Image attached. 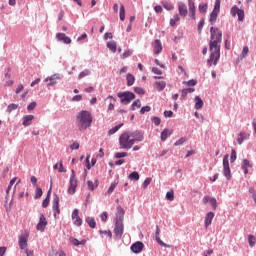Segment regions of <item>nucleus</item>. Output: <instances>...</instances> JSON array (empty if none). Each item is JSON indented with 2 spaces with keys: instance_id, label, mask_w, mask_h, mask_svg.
I'll use <instances>...</instances> for the list:
<instances>
[{
  "instance_id": "obj_1",
  "label": "nucleus",
  "mask_w": 256,
  "mask_h": 256,
  "mask_svg": "<svg viewBox=\"0 0 256 256\" xmlns=\"http://www.w3.org/2000/svg\"><path fill=\"white\" fill-rule=\"evenodd\" d=\"M223 42V32L219 28H210V41H209V51L210 56L207 60L208 67L212 65L216 66L221 59V43Z\"/></svg>"
},
{
  "instance_id": "obj_2",
  "label": "nucleus",
  "mask_w": 256,
  "mask_h": 256,
  "mask_svg": "<svg viewBox=\"0 0 256 256\" xmlns=\"http://www.w3.org/2000/svg\"><path fill=\"white\" fill-rule=\"evenodd\" d=\"M93 123V115H91L90 111L87 110H81L76 115V124L79 129V131H85L91 127V124Z\"/></svg>"
},
{
  "instance_id": "obj_3",
  "label": "nucleus",
  "mask_w": 256,
  "mask_h": 256,
  "mask_svg": "<svg viewBox=\"0 0 256 256\" xmlns=\"http://www.w3.org/2000/svg\"><path fill=\"white\" fill-rule=\"evenodd\" d=\"M134 145V140H131V135L130 132H124L120 137H119V146L120 149H126L129 151L131 147Z\"/></svg>"
},
{
  "instance_id": "obj_4",
  "label": "nucleus",
  "mask_w": 256,
  "mask_h": 256,
  "mask_svg": "<svg viewBox=\"0 0 256 256\" xmlns=\"http://www.w3.org/2000/svg\"><path fill=\"white\" fill-rule=\"evenodd\" d=\"M117 97L120 98V103L122 105H129L135 99V93L131 91H124L117 93Z\"/></svg>"
},
{
  "instance_id": "obj_5",
  "label": "nucleus",
  "mask_w": 256,
  "mask_h": 256,
  "mask_svg": "<svg viewBox=\"0 0 256 256\" xmlns=\"http://www.w3.org/2000/svg\"><path fill=\"white\" fill-rule=\"evenodd\" d=\"M123 233H125V225H123V222H115L114 224L115 241H121V238L123 237Z\"/></svg>"
},
{
  "instance_id": "obj_6",
  "label": "nucleus",
  "mask_w": 256,
  "mask_h": 256,
  "mask_svg": "<svg viewBox=\"0 0 256 256\" xmlns=\"http://www.w3.org/2000/svg\"><path fill=\"white\" fill-rule=\"evenodd\" d=\"M223 175L227 181H231V168L229 167V154L223 157Z\"/></svg>"
},
{
  "instance_id": "obj_7",
  "label": "nucleus",
  "mask_w": 256,
  "mask_h": 256,
  "mask_svg": "<svg viewBox=\"0 0 256 256\" xmlns=\"http://www.w3.org/2000/svg\"><path fill=\"white\" fill-rule=\"evenodd\" d=\"M71 176L69 180V188L68 193L69 195H75V191L77 189V176L75 175V170H71Z\"/></svg>"
},
{
  "instance_id": "obj_8",
  "label": "nucleus",
  "mask_w": 256,
  "mask_h": 256,
  "mask_svg": "<svg viewBox=\"0 0 256 256\" xmlns=\"http://www.w3.org/2000/svg\"><path fill=\"white\" fill-rule=\"evenodd\" d=\"M59 81H61V74L59 73L53 74L44 79V83H47V87H53L57 85Z\"/></svg>"
},
{
  "instance_id": "obj_9",
  "label": "nucleus",
  "mask_w": 256,
  "mask_h": 256,
  "mask_svg": "<svg viewBox=\"0 0 256 256\" xmlns=\"http://www.w3.org/2000/svg\"><path fill=\"white\" fill-rule=\"evenodd\" d=\"M230 13L232 17H236L238 15V21H243L245 19V10L239 9L237 5L232 6Z\"/></svg>"
},
{
  "instance_id": "obj_10",
  "label": "nucleus",
  "mask_w": 256,
  "mask_h": 256,
  "mask_svg": "<svg viewBox=\"0 0 256 256\" xmlns=\"http://www.w3.org/2000/svg\"><path fill=\"white\" fill-rule=\"evenodd\" d=\"M59 196L57 194L53 197L52 211L54 215V219H57V215L61 213V209L59 208Z\"/></svg>"
},
{
  "instance_id": "obj_11",
  "label": "nucleus",
  "mask_w": 256,
  "mask_h": 256,
  "mask_svg": "<svg viewBox=\"0 0 256 256\" xmlns=\"http://www.w3.org/2000/svg\"><path fill=\"white\" fill-rule=\"evenodd\" d=\"M130 137H131V141H134V144L137 142L139 143V142L143 141V139H145L143 132H141L139 130L130 132Z\"/></svg>"
},
{
  "instance_id": "obj_12",
  "label": "nucleus",
  "mask_w": 256,
  "mask_h": 256,
  "mask_svg": "<svg viewBox=\"0 0 256 256\" xmlns=\"http://www.w3.org/2000/svg\"><path fill=\"white\" fill-rule=\"evenodd\" d=\"M45 227H47V218H45V215L40 214L36 229L37 231H41L43 233V231H45Z\"/></svg>"
},
{
  "instance_id": "obj_13",
  "label": "nucleus",
  "mask_w": 256,
  "mask_h": 256,
  "mask_svg": "<svg viewBox=\"0 0 256 256\" xmlns=\"http://www.w3.org/2000/svg\"><path fill=\"white\" fill-rule=\"evenodd\" d=\"M143 247H145V244H143V242L141 241H137L131 245L130 249L132 253H135V255H139V253L143 251Z\"/></svg>"
},
{
  "instance_id": "obj_14",
  "label": "nucleus",
  "mask_w": 256,
  "mask_h": 256,
  "mask_svg": "<svg viewBox=\"0 0 256 256\" xmlns=\"http://www.w3.org/2000/svg\"><path fill=\"white\" fill-rule=\"evenodd\" d=\"M188 10L190 19H193L195 21V19H197V16L195 2L193 0H188Z\"/></svg>"
},
{
  "instance_id": "obj_15",
  "label": "nucleus",
  "mask_w": 256,
  "mask_h": 256,
  "mask_svg": "<svg viewBox=\"0 0 256 256\" xmlns=\"http://www.w3.org/2000/svg\"><path fill=\"white\" fill-rule=\"evenodd\" d=\"M152 47H153L154 55H159V53H161V51H163V44H161V40H159V39H156L152 43Z\"/></svg>"
},
{
  "instance_id": "obj_16",
  "label": "nucleus",
  "mask_w": 256,
  "mask_h": 256,
  "mask_svg": "<svg viewBox=\"0 0 256 256\" xmlns=\"http://www.w3.org/2000/svg\"><path fill=\"white\" fill-rule=\"evenodd\" d=\"M159 235H161V229L159 228V226H156L155 239H156V242L158 243V245H160V247H165V248L171 247L168 244H166L165 242H163L161 240V237H159Z\"/></svg>"
},
{
  "instance_id": "obj_17",
  "label": "nucleus",
  "mask_w": 256,
  "mask_h": 256,
  "mask_svg": "<svg viewBox=\"0 0 256 256\" xmlns=\"http://www.w3.org/2000/svg\"><path fill=\"white\" fill-rule=\"evenodd\" d=\"M124 217H125V209H123V207H121V206H118L115 222L123 223Z\"/></svg>"
},
{
  "instance_id": "obj_18",
  "label": "nucleus",
  "mask_w": 256,
  "mask_h": 256,
  "mask_svg": "<svg viewBox=\"0 0 256 256\" xmlns=\"http://www.w3.org/2000/svg\"><path fill=\"white\" fill-rule=\"evenodd\" d=\"M57 41H63L65 45H71V38L67 36L65 33H57L56 34Z\"/></svg>"
},
{
  "instance_id": "obj_19",
  "label": "nucleus",
  "mask_w": 256,
  "mask_h": 256,
  "mask_svg": "<svg viewBox=\"0 0 256 256\" xmlns=\"http://www.w3.org/2000/svg\"><path fill=\"white\" fill-rule=\"evenodd\" d=\"M178 12L180 17H187V13H189V10H187V5L183 2H178Z\"/></svg>"
},
{
  "instance_id": "obj_20",
  "label": "nucleus",
  "mask_w": 256,
  "mask_h": 256,
  "mask_svg": "<svg viewBox=\"0 0 256 256\" xmlns=\"http://www.w3.org/2000/svg\"><path fill=\"white\" fill-rule=\"evenodd\" d=\"M215 218V213L214 212H208L205 216V220H204V225L205 228L207 229V227H209V225H211V223H213V219Z\"/></svg>"
},
{
  "instance_id": "obj_21",
  "label": "nucleus",
  "mask_w": 256,
  "mask_h": 256,
  "mask_svg": "<svg viewBox=\"0 0 256 256\" xmlns=\"http://www.w3.org/2000/svg\"><path fill=\"white\" fill-rule=\"evenodd\" d=\"M27 239H29V236L20 235L18 238V243L20 249H27Z\"/></svg>"
},
{
  "instance_id": "obj_22",
  "label": "nucleus",
  "mask_w": 256,
  "mask_h": 256,
  "mask_svg": "<svg viewBox=\"0 0 256 256\" xmlns=\"http://www.w3.org/2000/svg\"><path fill=\"white\" fill-rule=\"evenodd\" d=\"M33 119H35V116L33 115H24L22 118V125L24 127H29V125H31V123L33 122Z\"/></svg>"
},
{
  "instance_id": "obj_23",
  "label": "nucleus",
  "mask_w": 256,
  "mask_h": 256,
  "mask_svg": "<svg viewBox=\"0 0 256 256\" xmlns=\"http://www.w3.org/2000/svg\"><path fill=\"white\" fill-rule=\"evenodd\" d=\"M253 167V165L251 164V162H249V160L244 159L243 163H242V169L244 171V175H247L249 173V169H251Z\"/></svg>"
},
{
  "instance_id": "obj_24",
  "label": "nucleus",
  "mask_w": 256,
  "mask_h": 256,
  "mask_svg": "<svg viewBox=\"0 0 256 256\" xmlns=\"http://www.w3.org/2000/svg\"><path fill=\"white\" fill-rule=\"evenodd\" d=\"M171 135H173V131H169V129L166 128L161 132L160 139L161 141H167Z\"/></svg>"
},
{
  "instance_id": "obj_25",
  "label": "nucleus",
  "mask_w": 256,
  "mask_h": 256,
  "mask_svg": "<svg viewBox=\"0 0 256 256\" xmlns=\"http://www.w3.org/2000/svg\"><path fill=\"white\" fill-rule=\"evenodd\" d=\"M245 139H249V134L245 132H240L237 137L238 145H243V141H245Z\"/></svg>"
},
{
  "instance_id": "obj_26",
  "label": "nucleus",
  "mask_w": 256,
  "mask_h": 256,
  "mask_svg": "<svg viewBox=\"0 0 256 256\" xmlns=\"http://www.w3.org/2000/svg\"><path fill=\"white\" fill-rule=\"evenodd\" d=\"M85 221L91 229H95V227H97V222L95 221V218L88 216L86 217Z\"/></svg>"
},
{
  "instance_id": "obj_27",
  "label": "nucleus",
  "mask_w": 256,
  "mask_h": 256,
  "mask_svg": "<svg viewBox=\"0 0 256 256\" xmlns=\"http://www.w3.org/2000/svg\"><path fill=\"white\" fill-rule=\"evenodd\" d=\"M218 16H219V12H217L216 10H213L211 12L210 18H209L210 25H215Z\"/></svg>"
},
{
  "instance_id": "obj_28",
  "label": "nucleus",
  "mask_w": 256,
  "mask_h": 256,
  "mask_svg": "<svg viewBox=\"0 0 256 256\" xmlns=\"http://www.w3.org/2000/svg\"><path fill=\"white\" fill-rule=\"evenodd\" d=\"M106 46L112 53H117V42L115 40L107 42Z\"/></svg>"
},
{
  "instance_id": "obj_29",
  "label": "nucleus",
  "mask_w": 256,
  "mask_h": 256,
  "mask_svg": "<svg viewBox=\"0 0 256 256\" xmlns=\"http://www.w3.org/2000/svg\"><path fill=\"white\" fill-rule=\"evenodd\" d=\"M195 101V109L199 110V109H203V99H201V97L199 96H195L194 98Z\"/></svg>"
},
{
  "instance_id": "obj_30",
  "label": "nucleus",
  "mask_w": 256,
  "mask_h": 256,
  "mask_svg": "<svg viewBox=\"0 0 256 256\" xmlns=\"http://www.w3.org/2000/svg\"><path fill=\"white\" fill-rule=\"evenodd\" d=\"M87 186L90 191H95V189H97L99 187V181L96 180L95 183H93V181L88 180Z\"/></svg>"
},
{
  "instance_id": "obj_31",
  "label": "nucleus",
  "mask_w": 256,
  "mask_h": 256,
  "mask_svg": "<svg viewBox=\"0 0 256 256\" xmlns=\"http://www.w3.org/2000/svg\"><path fill=\"white\" fill-rule=\"evenodd\" d=\"M154 85H155L157 91H163V89H165L167 87V82L156 81Z\"/></svg>"
},
{
  "instance_id": "obj_32",
  "label": "nucleus",
  "mask_w": 256,
  "mask_h": 256,
  "mask_svg": "<svg viewBox=\"0 0 256 256\" xmlns=\"http://www.w3.org/2000/svg\"><path fill=\"white\" fill-rule=\"evenodd\" d=\"M126 81H127V86L131 87L135 83V76L133 74L128 73L126 75Z\"/></svg>"
},
{
  "instance_id": "obj_33",
  "label": "nucleus",
  "mask_w": 256,
  "mask_h": 256,
  "mask_svg": "<svg viewBox=\"0 0 256 256\" xmlns=\"http://www.w3.org/2000/svg\"><path fill=\"white\" fill-rule=\"evenodd\" d=\"M209 5L207 3H200L198 5V11L199 13L205 14L207 13V9H208Z\"/></svg>"
},
{
  "instance_id": "obj_34",
  "label": "nucleus",
  "mask_w": 256,
  "mask_h": 256,
  "mask_svg": "<svg viewBox=\"0 0 256 256\" xmlns=\"http://www.w3.org/2000/svg\"><path fill=\"white\" fill-rule=\"evenodd\" d=\"M135 109H141V100L140 99L135 100L130 107V111H135Z\"/></svg>"
},
{
  "instance_id": "obj_35",
  "label": "nucleus",
  "mask_w": 256,
  "mask_h": 256,
  "mask_svg": "<svg viewBox=\"0 0 256 256\" xmlns=\"http://www.w3.org/2000/svg\"><path fill=\"white\" fill-rule=\"evenodd\" d=\"M162 7H164V9H166V11H173V9H175V6H173V4H171L167 1H162Z\"/></svg>"
},
{
  "instance_id": "obj_36",
  "label": "nucleus",
  "mask_w": 256,
  "mask_h": 256,
  "mask_svg": "<svg viewBox=\"0 0 256 256\" xmlns=\"http://www.w3.org/2000/svg\"><path fill=\"white\" fill-rule=\"evenodd\" d=\"M123 126V123H120L116 126H114L113 128H111L109 131H108V135H115V133H117V131H119V129Z\"/></svg>"
},
{
  "instance_id": "obj_37",
  "label": "nucleus",
  "mask_w": 256,
  "mask_h": 256,
  "mask_svg": "<svg viewBox=\"0 0 256 256\" xmlns=\"http://www.w3.org/2000/svg\"><path fill=\"white\" fill-rule=\"evenodd\" d=\"M128 179H130V181H139V172L134 171L130 173Z\"/></svg>"
},
{
  "instance_id": "obj_38",
  "label": "nucleus",
  "mask_w": 256,
  "mask_h": 256,
  "mask_svg": "<svg viewBox=\"0 0 256 256\" xmlns=\"http://www.w3.org/2000/svg\"><path fill=\"white\" fill-rule=\"evenodd\" d=\"M178 21H181V18L179 17V14H175L174 17L170 19V26L175 27Z\"/></svg>"
},
{
  "instance_id": "obj_39",
  "label": "nucleus",
  "mask_w": 256,
  "mask_h": 256,
  "mask_svg": "<svg viewBox=\"0 0 256 256\" xmlns=\"http://www.w3.org/2000/svg\"><path fill=\"white\" fill-rule=\"evenodd\" d=\"M89 75H91V70L85 69L79 73L78 79H83V77H89Z\"/></svg>"
},
{
  "instance_id": "obj_40",
  "label": "nucleus",
  "mask_w": 256,
  "mask_h": 256,
  "mask_svg": "<svg viewBox=\"0 0 256 256\" xmlns=\"http://www.w3.org/2000/svg\"><path fill=\"white\" fill-rule=\"evenodd\" d=\"M248 243L250 247H255L256 245V238L252 234L248 235Z\"/></svg>"
},
{
  "instance_id": "obj_41",
  "label": "nucleus",
  "mask_w": 256,
  "mask_h": 256,
  "mask_svg": "<svg viewBox=\"0 0 256 256\" xmlns=\"http://www.w3.org/2000/svg\"><path fill=\"white\" fill-rule=\"evenodd\" d=\"M119 17L120 21H125V6L123 4L120 5Z\"/></svg>"
},
{
  "instance_id": "obj_42",
  "label": "nucleus",
  "mask_w": 256,
  "mask_h": 256,
  "mask_svg": "<svg viewBox=\"0 0 256 256\" xmlns=\"http://www.w3.org/2000/svg\"><path fill=\"white\" fill-rule=\"evenodd\" d=\"M205 26V18H201L199 23H198V33L201 34V32L203 31V27Z\"/></svg>"
},
{
  "instance_id": "obj_43",
  "label": "nucleus",
  "mask_w": 256,
  "mask_h": 256,
  "mask_svg": "<svg viewBox=\"0 0 256 256\" xmlns=\"http://www.w3.org/2000/svg\"><path fill=\"white\" fill-rule=\"evenodd\" d=\"M166 199L168 201H173L175 199V192L173 190H170L166 193Z\"/></svg>"
},
{
  "instance_id": "obj_44",
  "label": "nucleus",
  "mask_w": 256,
  "mask_h": 256,
  "mask_svg": "<svg viewBox=\"0 0 256 256\" xmlns=\"http://www.w3.org/2000/svg\"><path fill=\"white\" fill-rule=\"evenodd\" d=\"M235 161H237V151H235V149H232L230 155V163H235Z\"/></svg>"
},
{
  "instance_id": "obj_45",
  "label": "nucleus",
  "mask_w": 256,
  "mask_h": 256,
  "mask_svg": "<svg viewBox=\"0 0 256 256\" xmlns=\"http://www.w3.org/2000/svg\"><path fill=\"white\" fill-rule=\"evenodd\" d=\"M99 234L107 235V237H109V239L113 238V233L111 232V230H99Z\"/></svg>"
},
{
  "instance_id": "obj_46",
  "label": "nucleus",
  "mask_w": 256,
  "mask_h": 256,
  "mask_svg": "<svg viewBox=\"0 0 256 256\" xmlns=\"http://www.w3.org/2000/svg\"><path fill=\"white\" fill-rule=\"evenodd\" d=\"M18 107H19V105L12 103V104L8 105L6 111H7V113H11V112L15 111Z\"/></svg>"
},
{
  "instance_id": "obj_47",
  "label": "nucleus",
  "mask_w": 256,
  "mask_h": 256,
  "mask_svg": "<svg viewBox=\"0 0 256 256\" xmlns=\"http://www.w3.org/2000/svg\"><path fill=\"white\" fill-rule=\"evenodd\" d=\"M42 196H43V189L36 188L34 199H41Z\"/></svg>"
},
{
  "instance_id": "obj_48",
  "label": "nucleus",
  "mask_w": 256,
  "mask_h": 256,
  "mask_svg": "<svg viewBox=\"0 0 256 256\" xmlns=\"http://www.w3.org/2000/svg\"><path fill=\"white\" fill-rule=\"evenodd\" d=\"M151 181H153V178L147 177L142 184L143 189H147L151 185Z\"/></svg>"
},
{
  "instance_id": "obj_49",
  "label": "nucleus",
  "mask_w": 256,
  "mask_h": 256,
  "mask_svg": "<svg viewBox=\"0 0 256 256\" xmlns=\"http://www.w3.org/2000/svg\"><path fill=\"white\" fill-rule=\"evenodd\" d=\"M133 55V50H126L121 55V59H127L128 57H131Z\"/></svg>"
},
{
  "instance_id": "obj_50",
  "label": "nucleus",
  "mask_w": 256,
  "mask_h": 256,
  "mask_svg": "<svg viewBox=\"0 0 256 256\" xmlns=\"http://www.w3.org/2000/svg\"><path fill=\"white\" fill-rule=\"evenodd\" d=\"M129 153L127 152H118L114 155L115 159H123V157H128Z\"/></svg>"
},
{
  "instance_id": "obj_51",
  "label": "nucleus",
  "mask_w": 256,
  "mask_h": 256,
  "mask_svg": "<svg viewBox=\"0 0 256 256\" xmlns=\"http://www.w3.org/2000/svg\"><path fill=\"white\" fill-rule=\"evenodd\" d=\"M247 55H249V46H244L242 53H241V58L245 59V57H247Z\"/></svg>"
},
{
  "instance_id": "obj_52",
  "label": "nucleus",
  "mask_w": 256,
  "mask_h": 256,
  "mask_svg": "<svg viewBox=\"0 0 256 256\" xmlns=\"http://www.w3.org/2000/svg\"><path fill=\"white\" fill-rule=\"evenodd\" d=\"M152 123H154V125L156 127H159V125H161V118L154 116L151 118Z\"/></svg>"
},
{
  "instance_id": "obj_53",
  "label": "nucleus",
  "mask_w": 256,
  "mask_h": 256,
  "mask_svg": "<svg viewBox=\"0 0 256 256\" xmlns=\"http://www.w3.org/2000/svg\"><path fill=\"white\" fill-rule=\"evenodd\" d=\"M15 181H17V177H14L10 180V183L6 189L7 194L9 193V191H11V188L13 187V185H15Z\"/></svg>"
},
{
  "instance_id": "obj_54",
  "label": "nucleus",
  "mask_w": 256,
  "mask_h": 256,
  "mask_svg": "<svg viewBox=\"0 0 256 256\" xmlns=\"http://www.w3.org/2000/svg\"><path fill=\"white\" fill-rule=\"evenodd\" d=\"M187 141V137H181L179 140H177L174 145L175 147H179V145H183Z\"/></svg>"
},
{
  "instance_id": "obj_55",
  "label": "nucleus",
  "mask_w": 256,
  "mask_h": 256,
  "mask_svg": "<svg viewBox=\"0 0 256 256\" xmlns=\"http://www.w3.org/2000/svg\"><path fill=\"white\" fill-rule=\"evenodd\" d=\"M74 225L76 227H81L83 225V219H81V217H77L74 219Z\"/></svg>"
},
{
  "instance_id": "obj_56",
  "label": "nucleus",
  "mask_w": 256,
  "mask_h": 256,
  "mask_svg": "<svg viewBox=\"0 0 256 256\" xmlns=\"http://www.w3.org/2000/svg\"><path fill=\"white\" fill-rule=\"evenodd\" d=\"M213 11H217L218 13L221 11V0H215Z\"/></svg>"
},
{
  "instance_id": "obj_57",
  "label": "nucleus",
  "mask_w": 256,
  "mask_h": 256,
  "mask_svg": "<svg viewBox=\"0 0 256 256\" xmlns=\"http://www.w3.org/2000/svg\"><path fill=\"white\" fill-rule=\"evenodd\" d=\"M134 93H137V95H145V89H143L142 87H135Z\"/></svg>"
},
{
  "instance_id": "obj_58",
  "label": "nucleus",
  "mask_w": 256,
  "mask_h": 256,
  "mask_svg": "<svg viewBox=\"0 0 256 256\" xmlns=\"http://www.w3.org/2000/svg\"><path fill=\"white\" fill-rule=\"evenodd\" d=\"M149 111H151V106H143L140 109V114L141 115H145V113H149Z\"/></svg>"
},
{
  "instance_id": "obj_59",
  "label": "nucleus",
  "mask_w": 256,
  "mask_h": 256,
  "mask_svg": "<svg viewBox=\"0 0 256 256\" xmlns=\"http://www.w3.org/2000/svg\"><path fill=\"white\" fill-rule=\"evenodd\" d=\"M209 203L212 206V209H214V210L217 209V199L216 198L211 197Z\"/></svg>"
},
{
  "instance_id": "obj_60",
  "label": "nucleus",
  "mask_w": 256,
  "mask_h": 256,
  "mask_svg": "<svg viewBox=\"0 0 256 256\" xmlns=\"http://www.w3.org/2000/svg\"><path fill=\"white\" fill-rule=\"evenodd\" d=\"M49 201H50L49 196H46V198L42 202L43 209H47V207H49Z\"/></svg>"
},
{
  "instance_id": "obj_61",
  "label": "nucleus",
  "mask_w": 256,
  "mask_h": 256,
  "mask_svg": "<svg viewBox=\"0 0 256 256\" xmlns=\"http://www.w3.org/2000/svg\"><path fill=\"white\" fill-rule=\"evenodd\" d=\"M115 187H117V183H111L110 187L107 190V194L111 195V193H113V191H115Z\"/></svg>"
},
{
  "instance_id": "obj_62",
  "label": "nucleus",
  "mask_w": 256,
  "mask_h": 256,
  "mask_svg": "<svg viewBox=\"0 0 256 256\" xmlns=\"http://www.w3.org/2000/svg\"><path fill=\"white\" fill-rule=\"evenodd\" d=\"M70 243L74 245V247H79L80 241L77 238H70Z\"/></svg>"
},
{
  "instance_id": "obj_63",
  "label": "nucleus",
  "mask_w": 256,
  "mask_h": 256,
  "mask_svg": "<svg viewBox=\"0 0 256 256\" xmlns=\"http://www.w3.org/2000/svg\"><path fill=\"white\" fill-rule=\"evenodd\" d=\"M186 84L188 85V87H195V85H197V80L191 79V80L187 81Z\"/></svg>"
},
{
  "instance_id": "obj_64",
  "label": "nucleus",
  "mask_w": 256,
  "mask_h": 256,
  "mask_svg": "<svg viewBox=\"0 0 256 256\" xmlns=\"http://www.w3.org/2000/svg\"><path fill=\"white\" fill-rule=\"evenodd\" d=\"M35 107H37V102H31V103L27 106V111H33V109H35Z\"/></svg>"
}]
</instances>
